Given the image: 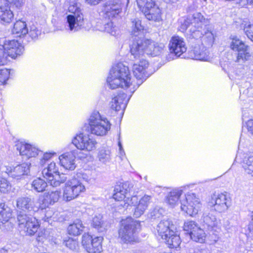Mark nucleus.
Listing matches in <instances>:
<instances>
[{
  "label": "nucleus",
  "mask_w": 253,
  "mask_h": 253,
  "mask_svg": "<svg viewBox=\"0 0 253 253\" xmlns=\"http://www.w3.org/2000/svg\"><path fill=\"white\" fill-rule=\"evenodd\" d=\"M148 65V62L144 59H140L138 63L133 64V73L137 80V82L135 83L131 78L128 68L119 63L113 67L110 70L107 79V84L111 89H115L119 87L123 88L130 87V92L132 94L148 77L146 70Z\"/></svg>",
  "instance_id": "nucleus-1"
},
{
  "label": "nucleus",
  "mask_w": 253,
  "mask_h": 253,
  "mask_svg": "<svg viewBox=\"0 0 253 253\" xmlns=\"http://www.w3.org/2000/svg\"><path fill=\"white\" fill-rule=\"evenodd\" d=\"M130 50L134 58L140 59L145 53L152 56L161 54L164 45L151 40L136 38L130 45Z\"/></svg>",
  "instance_id": "nucleus-2"
},
{
  "label": "nucleus",
  "mask_w": 253,
  "mask_h": 253,
  "mask_svg": "<svg viewBox=\"0 0 253 253\" xmlns=\"http://www.w3.org/2000/svg\"><path fill=\"white\" fill-rule=\"evenodd\" d=\"M88 183L92 181V178L86 173L79 172L76 176L69 180L63 189V198L66 201H70L77 197L81 193L84 191L85 187L81 180Z\"/></svg>",
  "instance_id": "nucleus-3"
},
{
  "label": "nucleus",
  "mask_w": 253,
  "mask_h": 253,
  "mask_svg": "<svg viewBox=\"0 0 253 253\" xmlns=\"http://www.w3.org/2000/svg\"><path fill=\"white\" fill-rule=\"evenodd\" d=\"M89 129L91 133L97 136H104L110 130L111 124L98 111H94L88 119Z\"/></svg>",
  "instance_id": "nucleus-4"
},
{
  "label": "nucleus",
  "mask_w": 253,
  "mask_h": 253,
  "mask_svg": "<svg viewBox=\"0 0 253 253\" xmlns=\"http://www.w3.org/2000/svg\"><path fill=\"white\" fill-rule=\"evenodd\" d=\"M140 227L139 221L134 220L131 217H127L122 221L119 231V237L125 243L133 242L135 240L136 233Z\"/></svg>",
  "instance_id": "nucleus-5"
},
{
  "label": "nucleus",
  "mask_w": 253,
  "mask_h": 253,
  "mask_svg": "<svg viewBox=\"0 0 253 253\" xmlns=\"http://www.w3.org/2000/svg\"><path fill=\"white\" fill-rule=\"evenodd\" d=\"M43 176L46 179L48 183L54 187L59 186L61 183H64L67 179L64 174H59L58 168L54 162L48 164L42 170Z\"/></svg>",
  "instance_id": "nucleus-6"
},
{
  "label": "nucleus",
  "mask_w": 253,
  "mask_h": 253,
  "mask_svg": "<svg viewBox=\"0 0 253 253\" xmlns=\"http://www.w3.org/2000/svg\"><path fill=\"white\" fill-rule=\"evenodd\" d=\"M230 47L233 51L236 52V62L244 63L251 59L252 53L250 46L237 37L232 38Z\"/></svg>",
  "instance_id": "nucleus-7"
},
{
  "label": "nucleus",
  "mask_w": 253,
  "mask_h": 253,
  "mask_svg": "<svg viewBox=\"0 0 253 253\" xmlns=\"http://www.w3.org/2000/svg\"><path fill=\"white\" fill-rule=\"evenodd\" d=\"M180 204L181 210L192 216L198 213L202 206L200 199L193 193H187Z\"/></svg>",
  "instance_id": "nucleus-8"
},
{
  "label": "nucleus",
  "mask_w": 253,
  "mask_h": 253,
  "mask_svg": "<svg viewBox=\"0 0 253 253\" xmlns=\"http://www.w3.org/2000/svg\"><path fill=\"white\" fill-rule=\"evenodd\" d=\"M17 223L19 229L23 231L27 235L32 236L38 231L39 224L34 217L28 216L20 212L17 215Z\"/></svg>",
  "instance_id": "nucleus-9"
},
{
  "label": "nucleus",
  "mask_w": 253,
  "mask_h": 253,
  "mask_svg": "<svg viewBox=\"0 0 253 253\" xmlns=\"http://www.w3.org/2000/svg\"><path fill=\"white\" fill-rule=\"evenodd\" d=\"M73 144L78 149L88 152L96 149L97 142L92 136L80 133L72 140Z\"/></svg>",
  "instance_id": "nucleus-10"
},
{
  "label": "nucleus",
  "mask_w": 253,
  "mask_h": 253,
  "mask_svg": "<svg viewBox=\"0 0 253 253\" xmlns=\"http://www.w3.org/2000/svg\"><path fill=\"white\" fill-rule=\"evenodd\" d=\"M170 53L167 57L169 61L174 59L173 56L179 57L187 50L185 42L183 39L177 36H173L169 44Z\"/></svg>",
  "instance_id": "nucleus-11"
},
{
  "label": "nucleus",
  "mask_w": 253,
  "mask_h": 253,
  "mask_svg": "<svg viewBox=\"0 0 253 253\" xmlns=\"http://www.w3.org/2000/svg\"><path fill=\"white\" fill-rule=\"evenodd\" d=\"M190 36L193 39H200L202 45L206 48L211 46L214 40L213 34L210 29L209 25L202 30L191 29Z\"/></svg>",
  "instance_id": "nucleus-12"
},
{
  "label": "nucleus",
  "mask_w": 253,
  "mask_h": 253,
  "mask_svg": "<svg viewBox=\"0 0 253 253\" xmlns=\"http://www.w3.org/2000/svg\"><path fill=\"white\" fill-rule=\"evenodd\" d=\"M16 202L17 208L24 212H35L41 209L40 203L30 196L18 197Z\"/></svg>",
  "instance_id": "nucleus-13"
},
{
  "label": "nucleus",
  "mask_w": 253,
  "mask_h": 253,
  "mask_svg": "<svg viewBox=\"0 0 253 253\" xmlns=\"http://www.w3.org/2000/svg\"><path fill=\"white\" fill-rule=\"evenodd\" d=\"M103 240L102 237H96L92 238L88 234H84L82 237V245L89 253H100L102 248L101 243Z\"/></svg>",
  "instance_id": "nucleus-14"
},
{
  "label": "nucleus",
  "mask_w": 253,
  "mask_h": 253,
  "mask_svg": "<svg viewBox=\"0 0 253 253\" xmlns=\"http://www.w3.org/2000/svg\"><path fill=\"white\" fill-rule=\"evenodd\" d=\"M210 204L211 206H213L215 211L222 212L226 211L230 206L231 201L225 194H214L211 197Z\"/></svg>",
  "instance_id": "nucleus-15"
},
{
  "label": "nucleus",
  "mask_w": 253,
  "mask_h": 253,
  "mask_svg": "<svg viewBox=\"0 0 253 253\" xmlns=\"http://www.w3.org/2000/svg\"><path fill=\"white\" fill-rule=\"evenodd\" d=\"M122 2L121 0H110L104 5L103 12L109 19L115 17L122 10Z\"/></svg>",
  "instance_id": "nucleus-16"
},
{
  "label": "nucleus",
  "mask_w": 253,
  "mask_h": 253,
  "mask_svg": "<svg viewBox=\"0 0 253 253\" xmlns=\"http://www.w3.org/2000/svg\"><path fill=\"white\" fill-rule=\"evenodd\" d=\"M151 199V197L150 196L145 195L139 200L138 203L137 196H133L131 198L130 200L131 204L136 206L133 213V216L135 217H139L144 213L150 203Z\"/></svg>",
  "instance_id": "nucleus-17"
},
{
  "label": "nucleus",
  "mask_w": 253,
  "mask_h": 253,
  "mask_svg": "<svg viewBox=\"0 0 253 253\" xmlns=\"http://www.w3.org/2000/svg\"><path fill=\"white\" fill-rule=\"evenodd\" d=\"M16 147L20 154L26 159L35 157L41 152L36 147L23 142H17Z\"/></svg>",
  "instance_id": "nucleus-18"
},
{
  "label": "nucleus",
  "mask_w": 253,
  "mask_h": 253,
  "mask_svg": "<svg viewBox=\"0 0 253 253\" xmlns=\"http://www.w3.org/2000/svg\"><path fill=\"white\" fill-rule=\"evenodd\" d=\"M84 25L83 15H69L67 16L65 28L72 32H75L81 29Z\"/></svg>",
  "instance_id": "nucleus-19"
},
{
  "label": "nucleus",
  "mask_w": 253,
  "mask_h": 253,
  "mask_svg": "<svg viewBox=\"0 0 253 253\" xmlns=\"http://www.w3.org/2000/svg\"><path fill=\"white\" fill-rule=\"evenodd\" d=\"M3 45L8 55L11 58H15L23 52L24 47L17 41H6Z\"/></svg>",
  "instance_id": "nucleus-20"
},
{
  "label": "nucleus",
  "mask_w": 253,
  "mask_h": 253,
  "mask_svg": "<svg viewBox=\"0 0 253 253\" xmlns=\"http://www.w3.org/2000/svg\"><path fill=\"white\" fill-rule=\"evenodd\" d=\"M131 95V94L127 98L126 93L122 92L119 93L117 96L113 98L110 102L111 108L116 111H119L121 110L124 111L126 107Z\"/></svg>",
  "instance_id": "nucleus-21"
},
{
  "label": "nucleus",
  "mask_w": 253,
  "mask_h": 253,
  "mask_svg": "<svg viewBox=\"0 0 253 253\" xmlns=\"http://www.w3.org/2000/svg\"><path fill=\"white\" fill-rule=\"evenodd\" d=\"M157 230L159 235L163 239L165 237L167 238L169 234H172L176 227L172 221L169 219H164L158 223Z\"/></svg>",
  "instance_id": "nucleus-22"
},
{
  "label": "nucleus",
  "mask_w": 253,
  "mask_h": 253,
  "mask_svg": "<svg viewBox=\"0 0 253 253\" xmlns=\"http://www.w3.org/2000/svg\"><path fill=\"white\" fill-rule=\"evenodd\" d=\"M75 151L66 152L59 157L61 166L67 170H73L76 167Z\"/></svg>",
  "instance_id": "nucleus-23"
},
{
  "label": "nucleus",
  "mask_w": 253,
  "mask_h": 253,
  "mask_svg": "<svg viewBox=\"0 0 253 253\" xmlns=\"http://www.w3.org/2000/svg\"><path fill=\"white\" fill-rule=\"evenodd\" d=\"M0 2V22L2 23H10L14 17L12 10L9 4H5V0Z\"/></svg>",
  "instance_id": "nucleus-24"
},
{
  "label": "nucleus",
  "mask_w": 253,
  "mask_h": 253,
  "mask_svg": "<svg viewBox=\"0 0 253 253\" xmlns=\"http://www.w3.org/2000/svg\"><path fill=\"white\" fill-rule=\"evenodd\" d=\"M202 220L205 228L210 231H217L218 222L215 216L212 214L205 211L202 216Z\"/></svg>",
  "instance_id": "nucleus-25"
},
{
  "label": "nucleus",
  "mask_w": 253,
  "mask_h": 253,
  "mask_svg": "<svg viewBox=\"0 0 253 253\" xmlns=\"http://www.w3.org/2000/svg\"><path fill=\"white\" fill-rule=\"evenodd\" d=\"M191 17L192 18V25L193 27L191 28L190 31L191 29L202 30L209 26V22L200 13H195Z\"/></svg>",
  "instance_id": "nucleus-26"
},
{
  "label": "nucleus",
  "mask_w": 253,
  "mask_h": 253,
  "mask_svg": "<svg viewBox=\"0 0 253 253\" xmlns=\"http://www.w3.org/2000/svg\"><path fill=\"white\" fill-rule=\"evenodd\" d=\"M60 192L59 191H55L48 192L45 194L44 197L40 203L41 209L42 210L48 207L49 205H52L54 203L58 201L60 197Z\"/></svg>",
  "instance_id": "nucleus-27"
},
{
  "label": "nucleus",
  "mask_w": 253,
  "mask_h": 253,
  "mask_svg": "<svg viewBox=\"0 0 253 253\" xmlns=\"http://www.w3.org/2000/svg\"><path fill=\"white\" fill-rule=\"evenodd\" d=\"M241 163L245 172L253 176V152L246 154Z\"/></svg>",
  "instance_id": "nucleus-28"
},
{
  "label": "nucleus",
  "mask_w": 253,
  "mask_h": 253,
  "mask_svg": "<svg viewBox=\"0 0 253 253\" xmlns=\"http://www.w3.org/2000/svg\"><path fill=\"white\" fill-rule=\"evenodd\" d=\"M142 12L149 20L160 21L161 20V10L156 4L152 7H149L146 11Z\"/></svg>",
  "instance_id": "nucleus-29"
},
{
  "label": "nucleus",
  "mask_w": 253,
  "mask_h": 253,
  "mask_svg": "<svg viewBox=\"0 0 253 253\" xmlns=\"http://www.w3.org/2000/svg\"><path fill=\"white\" fill-rule=\"evenodd\" d=\"M128 190L127 185L126 183L117 184L114 188L113 198L116 201H122L126 197Z\"/></svg>",
  "instance_id": "nucleus-30"
},
{
  "label": "nucleus",
  "mask_w": 253,
  "mask_h": 253,
  "mask_svg": "<svg viewBox=\"0 0 253 253\" xmlns=\"http://www.w3.org/2000/svg\"><path fill=\"white\" fill-rule=\"evenodd\" d=\"M12 32L13 35L18 37L26 35L28 33V29L26 22L21 20L17 21L14 24Z\"/></svg>",
  "instance_id": "nucleus-31"
},
{
  "label": "nucleus",
  "mask_w": 253,
  "mask_h": 253,
  "mask_svg": "<svg viewBox=\"0 0 253 253\" xmlns=\"http://www.w3.org/2000/svg\"><path fill=\"white\" fill-rule=\"evenodd\" d=\"M29 167L30 165L28 163H22L17 165L11 171L10 174L12 177L19 179L21 176L28 173Z\"/></svg>",
  "instance_id": "nucleus-32"
},
{
  "label": "nucleus",
  "mask_w": 253,
  "mask_h": 253,
  "mask_svg": "<svg viewBox=\"0 0 253 253\" xmlns=\"http://www.w3.org/2000/svg\"><path fill=\"white\" fill-rule=\"evenodd\" d=\"M207 48L202 45V49L199 46H195L191 51V54H193V58L196 60H207L208 59V52Z\"/></svg>",
  "instance_id": "nucleus-33"
},
{
  "label": "nucleus",
  "mask_w": 253,
  "mask_h": 253,
  "mask_svg": "<svg viewBox=\"0 0 253 253\" xmlns=\"http://www.w3.org/2000/svg\"><path fill=\"white\" fill-rule=\"evenodd\" d=\"M165 240L170 248H177L180 244L181 240L180 237L177 235L175 231H173L172 234H169L167 237H164Z\"/></svg>",
  "instance_id": "nucleus-34"
},
{
  "label": "nucleus",
  "mask_w": 253,
  "mask_h": 253,
  "mask_svg": "<svg viewBox=\"0 0 253 253\" xmlns=\"http://www.w3.org/2000/svg\"><path fill=\"white\" fill-rule=\"evenodd\" d=\"M84 226L81 220H76L73 224H70L68 227V232L70 235L78 236L83 231Z\"/></svg>",
  "instance_id": "nucleus-35"
},
{
  "label": "nucleus",
  "mask_w": 253,
  "mask_h": 253,
  "mask_svg": "<svg viewBox=\"0 0 253 253\" xmlns=\"http://www.w3.org/2000/svg\"><path fill=\"white\" fill-rule=\"evenodd\" d=\"M132 31L131 33L133 36L132 38V42H133L134 40L137 38H141L139 37V36L141 33H142L143 30L144 29L143 26L141 25V21L138 19H134L132 21Z\"/></svg>",
  "instance_id": "nucleus-36"
},
{
  "label": "nucleus",
  "mask_w": 253,
  "mask_h": 253,
  "mask_svg": "<svg viewBox=\"0 0 253 253\" xmlns=\"http://www.w3.org/2000/svg\"><path fill=\"white\" fill-rule=\"evenodd\" d=\"M97 157L100 162L106 164L109 163L112 159L111 150L108 148L100 149L98 152Z\"/></svg>",
  "instance_id": "nucleus-37"
},
{
  "label": "nucleus",
  "mask_w": 253,
  "mask_h": 253,
  "mask_svg": "<svg viewBox=\"0 0 253 253\" xmlns=\"http://www.w3.org/2000/svg\"><path fill=\"white\" fill-rule=\"evenodd\" d=\"M12 216V210L4 203H0V220L6 222Z\"/></svg>",
  "instance_id": "nucleus-38"
},
{
  "label": "nucleus",
  "mask_w": 253,
  "mask_h": 253,
  "mask_svg": "<svg viewBox=\"0 0 253 253\" xmlns=\"http://www.w3.org/2000/svg\"><path fill=\"white\" fill-rule=\"evenodd\" d=\"M182 194V190H174L170 192L166 199L167 203L171 207L175 206Z\"/></svg>",
  "instance_id": "nucleus-39"
},
{
  "label": "nucleus",
  "mask_w": 253,
  "mask_h": 253,
  "mask_svg": "<svg viewBox=\"0 0 253 253\" xmlns=\"http://www.w3.org/2000/svg\"><path fill=\"white\" fill-rule=\"evenodd\" d=\"M102 27H99V30L106 32L112 36H116L117 32V28L114 26L111 20L108 21H104L102 22Z\"/></svg>",
  "instance_id": "nucleus-40"
},
{
  "label": "nucleus",
  "mask_w": 253,
  "mask_h": 253,
  "mask_svg": "<svg viewBox=\"0 0 253 253\" xmlns=\"http://www.w3.org/2000/svg\"><path fill=\"white\" fill-rule=\"evenodd\" d=\"M47 185V183L40 178L35 179L32 183V187L37 192H42L44 191Z\"/></svg>",
  "instance_id": "nucleus-41"
},
{
  "label": "nucleus",
  "mask_w": 253,
  "mask_h": 253,
  "mask_svg": "<svg viewBox=\"0 0 253 253\" xmlns=\"http://www.w3.org/2000/svg\"><path fill=\"white\" fill-rule=\"evenodd\" d=\"M190 237L194 241L203 243L205 239L206 235L204 230L198 226V229H196L192 233Z\"/></svg>",
  "instance_id": "nucleus-42"
},
{
  "label": "nucleus",
  "mask_w": 253,
  "mask_h": 253,
  "mask_svg": "<svg viewBox=\"0 0 253 253\" xmlns=\"http://www.w3.org/2000/svg\"><path fill=\"white\" fill-rule=\"evenodd\" d=\"M137 5L139 9L142 11H146L149 7H152L155 4L153 0H136Z\"/></svg>",
  "instance_id": "nucleus-43"
},
{
  "label": "nucleus",
  "mask_w": 253,
  "mask_h": 253,
  "mask_svg": "<svg viewBox=\"0 0 253 253\" xmlns=\"http://www.w3.org/2000/svg\"><path fill=\"white\" fill-rule=\"evenodd\" d=\"M69 2L68 10L70 13H72V15H83L80 13L81 4L80 3L77 2L76 0H73L72 1H69Z\"/></svg>",
  "instance_id": "nucleus-44"
},
{
  "label": "nucleus",
  "mask_w": 253,
  "mask_h": 253,
  "mask_svg": "<svg viewBox=\"0 0 253 253\" xmlns=\"http://www.w3.org/2000/svg\"><path fill=\"white\" fill-rule=\"evenodd\" d=\"M198 225L193 221H187L185 222L183 225L184 230L187 231L190 236L192 234L196 229H198Z\"/></svg>",
  "instance_id": "nucleus-45"
},
{
  "label": "nucleus",
  "mask_w": 253,
  "mask_h": 253,
  "mask_svg": "<svg viewBox=\"0 0 253 253\" xmlns=\"http://www.w3.org/2000/svg\"><path fill=\"white\" fill-rule=\"evenodd\" d=\"M9 55L4 46V45L0 44V65H4L7 63Z\"/></svg>",
  "instance_id": "nucleus-46"
},
{
  "label": "nucleus",
  "mask_w": 253,
  "mask_h": 253,
  "mask_svg": "<svg viewBox=\"0 0 253 253\" xmlns=\"http://www.w3.org/2000/svg\"><path fill=\"white\" fill-rule=\"evenodd\" d=\"M11 186L8 181L2 177H0V191L6 193L10 190Z\"/></svg>",
  "instance_id": "nucleus-47"
},
{
  "label": "nucleus",
  "mask_w": 253,
  "mask_h": 253,
  "mask_svg": "<svg viewBox=\"0 0 253 253\" xmlns=\"http://www.w3.org/2000/svg\"><path fill=\"white\" fill-rule=\"evenodd\" d=\"M164 212L165 211L163 209L156 207L150 211V215L152 218L156 219L159 218Z\"/></svg>",
  "instance_id": "nucleus-48"
},
{
  "label": "nucleus",
  "mask_w": 253,
  "mask_h": 253,
  "mask_svg": "<svg viewBox=\"0 0 253 253\" xmlns=\"http://www.w3.org/2000/svg\"><path fill=\"white\" fill-rule=\"evenodd\" d=\"M28 34L33 39H36L41 34V31L39 30L35 25H33L30 27V30Z\"/></svg>",
  "instance_id": "nucleus-49"
},
{
  "label": "nucleus",
  "mask_w": 253,
  "mask_h": 253,
  "mask_svg": "<svg viewBox=\"0 0 253 253\" xmlns=\"http://www.w3.org/2000/svg\"><path fill=\"white\" fill-rule=\"evenodd\" d=\"M10 75V71L7 69L0 70V82L2 84H5L8 79Z\"/></svg>",
  "instance_id": "nucleus-50"
},
{
  "label": "nucleus",
  "mask_w": 253,
  "mask_h": 253,
  "mask_svg": "<svg viewBox=\"0 0 253 253\" xmlns=\"http://www.w3.org/2000/svg\"><path fill=\"white\" fill-rule=\"evenodd\" d=\"M5 4H10L11 6H15L17 8H20L23 5V0H4ZM0 2H3L2 0H0Z\"/></svg>",
  "instance_id": "nucleus-51"
},
{
  "label": "nucleus",
  "mask_w": 253,
  "mask_h": 253,
  "mask_svg": "<svg viewBox=\"0 0 253 253\" xmlns=\"http://www.w3.org/2000/svg\"><path fill=\"white\" fill-rule=\"evenodd\" d=\"M244 31L248 37L253 42V23L246 24Z\"/></svg>",
  "instance_id": "nucleus-52"
},
{
  "label": "nucleus",
  "mask_w": 253,
  "mask_h": 253,
  "mask_svg": "<svg viewBox=\"0 0 253 253\" xmlns=\"http://www.w3.org/2000/svg\"><path fill=\"white\" fill-rule=\"evenodd\" d=\"M102 224V216L100 214L95 215L93 218L92 224L94 228L101 227Z\"/></svg>",
  "instance_id": "nucleus-53"
},
{
  "label": "nucleus",
  "mask_w": 253,
  "mask_h": 253,
  "mask_svg": "<svg viewBox=\"0 0 253 253\" xmlns=\"http://www.w3.org/2000/svg\"><path fill=\"white\" fill-rule=\"evenodd\" d=\"M65 245L72 250L76 249L78 246V243L76 240L72 239H69L68 240L65 241Z\"/></svg>",
  "instance_id": "nucleus-54"
},
{
  "label": "nucleus",
  "mask_w": 253,
  "mask_h": 253,
  "mask_svg": "<svg viewBox=\"0 0 253 253\" xmlns=\"http://www.w3.org/2000/svg\"><path fill=\"white\" fill-rule=\"evenodd\" d=\"M191 24L192 25V18L191 16H188L182 23L181 28L183 30H186Z\"/></svg>",
  "instance_id": "nucleus-55"
},
{
  "label": "nucleus",
  "mask_w": 253,
  "mask_h": 253,
  "mask_svg": "<svg viewBox=\"0 0 253 253\" xmlns=\"http://www.w3.org/2000/svg\"><path fill=\"white\" fill-rule=\"evenodd\" d=\"M246 126L248 133L253 136V120H248L246 123Z\"/></svg>",
  "instance_id": "nucleus-56"
},
{
  "label": "nucleus",
  "mask_w": 253,
  "mask_h": 253,
  "mask_svg": "<svg viewBox=\"0 0 253 253\" xmlns=\"http://www.w3.org/2000/svg\"><path fill=\"white\" fill-rule=\"evenodd\" d=\"M52 156L51 153H45L44 154L42 159L41 160L40 164L41 165H43L46 161H48Z\"/></svg>",
  "instance_id": "nucleus-57"
},
{
  "label": "nucleus",
  "mask_w": 253,
  "mask_h": 253,
  "mask_svg": "<svg viewBox=\"0 0 253 253\" xmlns=\"http://www.w3.org/2000/svg\"><path fill=\"white\" fill-rule=\"evenodd\" d=\"M119 147V150H120V154L121 155V157H123L125 155V151L123 148V146L121 144V142H119L118 143Z\"/></svg>",
  "instance_id": "nucleus-58"
},
{
  "label": "nucleus",
  "mask_w": 253,
  "mask_h": 253,
  "mask_svg": "<svg viewBox=\"0 0 253 253\" xmlns=\"http://www.w3.org/2000/svg\"><path fill=\"white\" fill-rule=\"evenodd\" d=\"M252 221L249 225V229L250 230H253V211L252 212Z\"/></svg>",
  "instance_id": "nucleus-59"
},
{
  "label": "nucleus",
  "mask_w": 253,
  "mask_h": 253,
  "mask_svg": "<svg viewBox=\"0 0 253 253\" xmlns=\"http://www.w3.org/2000/svg\"><path fill=\"white\" fill-rule=\"evenodd\" d=\"M167 3H175L178 0H164Z\"/></svg>",
  "instance_id": "nucleus-60"
},
{
  "label": "nucleus",
  "mask_w": 253,
  "mask_h": 253,
  "mask_svg": "<svg viewBox=\"0 0 253 253\" xmlns=\"http://www.w3.org/2000/svg\"><path fill=\"white\" fill-rule=\"evenodd\" d=\"M249 4L250 5H253V0H247V3L245 4L244 5Z\"/></svg>",
  "instance_id": "nucleus-61"
},
{
  "label": "nucleus",
  "mask_w": 253,
  "mask_h": 253,
  "mask_svg": "<svg viewBox=\"0 0 253 253\" xmlns=\"http://www.w3.org/2000/svg\"><path fill=\"white\" fill-rule=\"evenodd\" d=\"M0 253H7V251L4 249H1L0 250Z\"/></svg>",
  "instance_id": "nucleus-62"
},
{
  "label": "nucleus",
  "mask_w": 253,
  "mask_h": 253,
  "mask_svg": "<svg viewBox=\"0 0 253 253\" xmlns=\"http://www.w3.org/2000/svg\"><path fill=\"white\" fill-rule=\"evenodd\" d=\"M124 205L121 204V206H123L124 208H127L128 207V206L129 205V204H127V203L125 202V201H124Z\"/></svg>",
  "instance_id": "nucleus-63"
},
{
  "label": "nucleus",
  "mask_w": 253,
  "mask_h": 253,
  "mask_svg": "<svg viewBox=\"0 0 253 253\" xmlns=\"http://www.w3.org/2000/svg\"><path fill=\"white\" fill-rule=\"evenodd\" d=\"M250 70H251L252 73L253 74V65H251L250 66Z\"/></svg>",
  "instance_id": "nucleus-64"
}]
</instances>
